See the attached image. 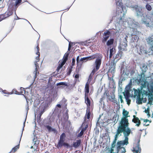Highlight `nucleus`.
Listing matches in <instances>:
<instances>
[{
	"instance_id": "b1692460",
	"label": "nucleus",
	"mask_w": 153,
	"mask_h": 153,
	"mask_svg": "<svg viewBox=\"0 0 153 153\" xmlns=\"http://www.w3.org/2000/svg\"><path fill=\"white\" fill-rule=\"evenodd\" d=\"M147 42L149 44L151 45L152 48H153V40L151 38H149L147 39Z\"/></svg>"
},
{
	"instance_id": "bf43d9fd",
	"label": "nucleus",
	"mask_w": 153,
	"mask_h": 153,
	"mask_svg": "<svg viewBox=\"0 0 153 153\" xmlns=\"http://www.w3.org/2000/svg\"><path fill=\"white\" fill-rule=\"evenodd\" d=\"M108 79L110 80V81H111V82L113 81V80L112 78H111H111H110L109 77H108Z\"/></svg>"
},
{
	"instance_id": "393cba45",
	"label": "nucleus",
	"mask_w": 153,
	"mask_h": 153,
	"mask_svg": "<svg viewBox=\"0 0 153 153\" xmlns=\"http://www.w3.org/2000/svg\"><path fill=\"white\" fill-rule=\"evenodd\" d=\"M142 120H143V122L145 123L144 124V125L145 126H149V123L151 122V121L147 119H142Z\"/></svg>"
},
{
	"instance_id": "cd10ccee",
	"label": "nucleus",
	"mask_w": 153,
	"mask_h": 153,
	"mask_svg": "<svg viewBox=\"0 0 153 153\" xmlns=\"http://www.w3.org/2000/svg\"><path fill=\"white\" fill-rule=\"evenodd\" d=\"M85 92L88 94L89 91V83L88 82H87L85 84Z\"/></svg>"
},
{
	"instance_id": "774afa93",
	"label": "nucleus",
	"mask_w": 153,
	"mask_h": 153,
	"mask_svg": "<svg viewBox=\"0 0 153 153\" xmlns=\"http://www.w3.org/2000/svg\"><path fill=\"white\" fill-rule=\"evenodd\" d=\"M127 46V44L126 43H124V46L126 47Z\"/></svg>"
},
{
	"instance_id": "3c124183",
	"label": "nucleus",
	"mask_w": 153,
	"mask_h": 153,
	"mask_svg": "<svg viewBox=\"0 0 153 153\" xmlns=\"http://www.w3.org/2000/svg\"><path fill=\"white\" fill-rule=\"evenodd\" d=\"M75 60L74 58H73L72 59V65H74L75 64Z\"/></svg>"
},
{
	"instance_id": "69168bd1",
	"label": "nucleus",
	"mask_w": 153,
	"mask_h": 153,
	"mask_svg": "<svg viewBox=\"0 0 153 153\" xmlns=\"http://www.w3.org/2000/svg\"><path fill=\"white\" fill-rule=\"evenodd\" d=\"M4 0H0V4H2Z\"/></svg>"
},
{
	"instance_id": "5701e85b",
	"label": "nucleus",
	"mask_w": 153,
	"mask_h": 153,
	"mask_svg": "<svg viewBox=\"0 0 153 153\" xmlns=\"http://www.w3.org/2000/svg\"><path fill=\"white\" fill-rule=\"evenodd\" d=\"M68 55H69L68 53H66L65 54V55H64V56H63V60L62 62H63V63H65L66 62V61L68 59Z\"/></svg>"
},
{
	"instance_id": "6ab92c4d",
	"label": "nucleus",
	"mask_w": 153,
	"mask_h": 153,
	"mask_svg": "<svg viewBox=\"0 0 153 153\" xmlns=\"http://www.w3.org/2000/svg\"><path fill=\"white\" fill-rule=\"evenodd\" d=\"M105 92L103 93V95L102 96V97L101 98L100 100V103L101 104V105L103 104L102 108H105V105L104 104V100L105 99Z\"/></svg>"
},
{
	"instance_id": "052dcab7",
	"label": "nucleus",
	"mask_w": 153,
	"mask_h": 153,
	"mask_svg": "<svg viewBox=\"0 0 153 153\" xmlns=\"http://www.w3.org/2000/svg\"><path fill=\"white\" fill-rule=\"evenodd\" d=\"M105 41V37H103V38L102 40V42L104 43Z\"/></svg>"
},
{
	"instance_id": "e433bc0d",
	"label": "nucleus",
	"mask_w": 153,
	"mask_h": 153,
	"mask_svg": "<svg viewBox=\"0 0 153 153\" xmlns=\"http://www.w3.org/2000/svg\"><path fill=\"white\" fill-rule=\"evenodd\" d=\"M85 102L86 104L88 105H90V102L88 97H86Z\"/></svg>"
},
{
	"instance_id": "a19ab883",
	"label": "nucleus",
	"mask_w": 153,
	"mask_h": 153,
	"mask_svg": "<svg viewBox=\"0 0 153 153\" xmlns=\"http://www.w3.org/2000/svg\"><path fill=\"white\" fill-rule=\"evenodd\" d=\"M146 8L149 10H150L152 9L151 7L149 4H147L146 5Z\"/></svg>"
},
{
	"instance_id": "c756f323",
	"label": "nucleus",
	"mask_w": 153,
	"mask_h": 153,
	"mask_svg": "<svg viewBox=\"0 0 153 153\" xmlns=\"http://www.w3.org/2000/svg\"><path fill=\"white\" fill-rule=\"evenodd\" d=\"M127 23L128 25L131 26L135 25L134 23H133V21L131 19L129 18L128 20V22Z\"/></svg>"
},
{
	"instance_id": "f704fd0d",
	"label": "nucleus",
	"mask_w": 153,
	"mask_h": 153,
	"mask_svg": "<svg viewBox=\"0 0 153 153\" xmlns=\"http://www.w3.org/2000/svg\"><path fill=\"white\" fill-rule=\"evenodd\" d=\"M65 133H62L60 137L59 140H65Z\"/></svg>"
},
{
	"instance_id": "f8f14e48",
	"label": "nucleus",
	"mask_w": 153,
	"mask_h": 153,
	"mask_svg": "<svg viewBox=\"0 0 153 153\" xmlns=\"http://www.w3.org/2000/svg\"><path fill=\"white\" fill-rule=\"evenodd\" d=\"M47 107L48 105L46 103H43L41 104L40 105V116L45 111V110L46 109V108Z\"/></svg>"
},
{
	"instance_id": "9d476101",
	"label": "nucleus",
	"mask_w": 153,
	"mask_h": 153,
	"mask_svg": "<svg viewBox=\"0 0 153 153\" xmlns=\"http://www.w3.org/2000/svg\"><path fill=\"white\" fill-rule=\"evenodd\" d=\"M152 20L149 18V17L146 16H143L142 19V23L145 24L146 26H149V24L151 25L153 24Z\"/></svg>"
},
{
	"instance_id": "c03bdc74",
	"label": "nucleus",
	"mask_w": 153,
	"mask_h": 153,
	"mask_svg": "<svg viewBox=\"0 0 153 153\" xmlns=\"http://www.w3.org/2000/svg\"><path fill=\"white\" fill-rule=\"evenodd\" d=\"M68 118V116L67 113L65 114V116L64 117V119L65 121L67 120Z\"/></svg>"
},
{
	"instance_id": "2f4dec72",
	"label": "nucleus",
	"mask_w": 153,
	"mask_h": 153,
	"mask_svg": "<svg viewBox=\"0 0 153 153\" xmlns=\"http://www.w3.org/2000/svg\"><path fill=\"white\" fill-rule=\"evenodd\" d=\"M22 1V0H16V1L15 6L16 7H18L21 4Z\"/></svg>"
},
{
	"instance_id": "49530a36",
	"label": "nucleus",
	"mask_w": 153,
	"mask_h": 153,
	"mask_svg": "<svg viewBox=\"0 0 153 153\" xmlns=\"http://www.w3.org/2000/svg\"><path fill=\"white\" fill-rule=\"evenodd\" d=\"M105 134H102L100 136L101 138H102V140L105 139Z\"/></svg>"
},
{
	"instance_id": "e2e57ef3",
	"label": "nucleus",
	"mask_w": 153,
	"mask_h": 153,
	"mask_svg": "<svg viewBox=\"0 0 153 153\" xmlns=\"http://www.w3.org/2000/svg\"><path fill=\"white\" fill-rule=\"evenodd\" d=\"M25 121H26V119H25V121H24V123H23V127H24L25 126ZM23 130H24V128H23Z\"/></svg>"
},
{
	"instance_id": "aec40b11",
	"label": "nucleus",
	"mask_w": 153,
	"mask_h": 153,
	"mask_svg": "<svg viewBox=\"0 0 153 153\" xmlns=\"http://www.w3.org/2000/svg\"><path fill=\"white\" fill-rule=\"evenodd\" d=\"M22 132H23V131H22V134L21 135V137H20V140H19V144L18 145L16 146H15V147H14L13 148V149L11 150V151H12V152H13L12 153H14V152L16 151L17 150H18L19 148V143H20V141L21 140L22 136Z\"/></svg>"
},
{
	"instance_id": "de8ad7c7",
	"label": "nucleus",
	"mask_w": 153,
	"mask_h": 153,
	"mask_svg": "<svg viewBox=\"0 0 153 153\" xmlns=\"http://www.w3.org/2000/svg\"><path fill=\"white\" fill-rule=\"evenodd\" d=\"M72 71V69L71 68H69V69L68 71V72L67 73V74L68 75H70V74L71 73V72Z\"/></svg>"
},
{
	"instance_id": "9b49d317",
	"label": "nucleus",
	"mask_w": 153,
	"mask_h": 153,
	"mask_svg": "<svg viewBox=\"0 0 153 153\" xmlns=\"http://www.w3.org/2000/svg\"><path fill=\"white\" fill-rule=\"evenodd\" d=\"M124 145H126V144H118V142L117 143V153H124L126 152V150L124 147L122 146Z\"/></svg>"
},
{
	"instance_id": "a18cd8bd",
	"label": "nucleus",
	"mask_w": 153,
	"mask_h": 153,
	"mask_svg": "<svg viewBox=\"0 0 153 153\" xmlns=\"http://www.w3.org/2000/svg\"><path fill=\"white\" fill-rule=\"evenodd\" d=\"M119 99H120V101H121V103H122L123 102V96L122 95H120L119 96Z\"/></svg>"
},
{
	"instance_id": "20e7f679",
	"label": "nucleus",
	"mask_w": 153,
	"mask_h": 153,
	"mask_svg": "<svg viewBox=\"0 0 153 153\" xmlns=\"http://www.w3.org/2000/svg\"><path fill=\"white\" fill-rule=\"evenodd\" d=\"M105 116L103 115V114H100L98 118V120L96 123L97 126H99L100 128H105Z\"/></svg>"
},
{
	"instance_id": "0e129e2a",
	"label": "nucleus",
	"mask_w": 153,
	"mask_h": 153,
	"mask_svg": "<svg viewBox=\"0 0 153 153\" xmlns=\"http://www.w3.org/2000/svg\"><path fill=\"white\" fill-rule=\"evenodd\" d=\"M57 106L58 107H59V108H60L61 107V105L60 104H57Z\"/></svg>"
},
{
	"instance_id": "bb28decb",
	"label": "nucleus",
	"mask_w": 153,
	"mask_h": 153,
	"mask_svg": "<svg viewBox=\"0 0 153 153\" xmlns=\"http://www.w3.org/2000/svg\"><path fill=\"white\" fill-rule=\"evenodd\" d=\"M13 12L11 10H7L5 13V17H8L11 15Z\"/></svg>"
},
{
	"instance_id": "5fc2aeb1",
	"label": "nucleus",
	"mask_w": 153,
	"mask_h": 153,
	"mask_svg": "<svg viewBox=\"0 0 153 153\" xmlns=\"http://www.w3.org/2000/svg\"><path fill=\"white\" fill-rule=\"evenodd\" d=\"M29 109V108L28 105L27 104V105L26 108V111H27V113Z\"/></svg>"
},
{
	"instance_id": "f257e3e1",
	"label": "nucleus",
	"mask_w": 153,
	"mask_h": 153,
	"mask_svg": "<svg viewBox=\"0 0 153 153\" xmlns=\"http://www.w3.org/2000/svg\"><path fill=\"white\" fill-rule=\"evenodd\" d=\"M129 125V123H119L116 134L115 136L114 140L111 146V149L110 148L107 149L106 150V153H112L118 136L122 132L123 133L125 139L123 140L118 142V144H123L126 145L128 144V137L130 134L132 133L131 129L128 127Z\"/></svg>"
},
{
	"instance_id": "412c9836",
	"label": "nucleus",
	"mask_w": 153,
	"mask_h": 153,
	"mask_svg": "<svg viewBox=\"0 0 153 153\" xmlns=\"http://www.w3.org/2000/svg\"><path fill=\"white\" fill-rule=\"evenodd\" d=\"M134 91V97H135L136 96L139 97L140 94V91L139 89L137 90L134 88L133 89Z\"/></svg>"
},
{
	"instance_id": "1a4fd4ad",
	"label": "nucleus",
	"mask_w": 153,
	"mask_h": 153,
	"mask_svg": "<svg viewBox=\"0 0 153 153\" xmlns=\"http://www.w3.org/2000/svg\"><path fill=\"white\" fill-rule=\"evenodd\" d=\"M123 117L121 118L120 123H129L128 119L127 118L129 117L128 116V112L124 109L123 110Z\"/></svg>"
},
{
	"instance_id": "a878e982",
	"label": "nucleus",
	"mask_w": 153,
	"mask_h": 153,
	"mask_svg": "<svg viewBox=\"0 0 153 153\" xmlns=\"http://www.w3.org/2000/svg\"><path fill=\"white\" fill-rule=\"evenodd\" d=\"M64 140H59V141L58 143V148H61L62 146L64 143Z\"/></svg>"
},
{
	"instance_id": "423d86ee",
	"label": "nucleus",
	"mask_w": 153,
	"mask_h": 153,
	"mask_svg": "<svg viewBox=\"0 0 153 153\" xmlns=\"http://www.w3.org/2000/svg\"><path fill=\"white\" fill-rule=\"evenodd\" d=\"M122 0H116V2L118 9L120 10L122 16H124L126 12V10L125 7H123L121 2Z\"/></svg>"
},
{
	"instance_id": "a211bd4d",
	"label": "nucleus",
	"mask_w": 153,
	"mask_h": 153,
	"mask_svg": "<svg viewBox=\"0 0 153 153\" xmlns=\"http://www.w3.org/2000/svg\"><path fill=\"white\" fill-rule=\"evenodd\" d=\"M81 140L80 139L77 140L76 142H74L73 143V146L75 148L79 147L81 144Z\"/></svg>"
},
{
	"instance_id": "ea45409f",
	"label": "nucleus",
	"mask_w": 153,
	"mask_h": 153,
	"mask_svg": "<svg viewBox=\"0 0 153 153\" xmlns=\"http://www.w3.org/2000/svg\"><path fill=\"white\" fill-rule=\"evenodd\" d=\"M92 42V41H90V40H86L83 42V43L84 45H86L87 44L90 43Z\"/></svg>"
},
{
	"instance_id": "7ed1b4c3",
	"label": "nucleus",
	"mask_w": 153,
	"mask_h": 153,
	"mask_svg": "<svg viewBox=\"0 0 153 153\" xmlns=\"http://www.w3.org/2000/svg\"><path fill=\"white\" fill-rule=\"evenodd\" d=\"M152 105H153V95L152 94H151L149 96L148 102L146 104V106L147 107V108L146 109L145 108H144L145 109L144 112L147 114L148 118L150 117L149 111H150V107Z\"/></svg>"
},
{
	"instance_id": "8fccbe9b",
	"label": "nucleus",
	"mask_w": 153,
	"mask_h": 153,
	"mask_svg": "<svg viewBox=\"0 0 153 153\" xmlns=\"http://www.w3.org/2000/svg\"><path fill=\"white\" fill-rule=\"evenodd\" d=\"M69 44H70V45L71 47L73 46V45H75V42H69Z\"/></svg>"
},
{
	"instance_id": "4d7b16f0",
	"label": "nucleus",
	"mask_w": 153,
	"mask_h": 153,
	"mask_svg": "<svg viewBox=\"0 0 153 153\" xmlns=\"http://www.w3.org/2000/svg\"><path fill=\"white\" fill-rule=\"evenodd\" d=\"M121 48H121L120 49V50H122V51L126 50V49H125L123 48V45L121 46Z\"/></svg>"
},
{
	"instance_id": "0eeeda50",
	"label": "nucleus",
	"mask_w": 153,
	"mask_h": 153,
	"mask_svg": "<svg viewBox=\"0 0 153 153\" xmlns=\"http://www.w3.org/2000/svg\"><path fill=\"white\" fill-rule=\"evenodd\" d=\"M99 56L101 57V55L96 54L89 56H87L81 58L80 59V61H82L83 62H86L92 59L97 58V57H99Z\"/></svg>"
},
{
	"instance_id": "473e14b6",
	"label": "nucleus",
	"mask_w": 153,
	"mask_h": 153,
	"mask_svg": "<svg viewBox=\"0 0 153 153\" xmlns=\"http://www.w3.org/2000/svg\"><path fill=\"white\" fill-rule=\"evenodd\" d=\"M57 86L58 85H64L65 86H67L68 84L65 82H61L59 83H58L56 84Z\"/></svg>"
},
{
	"instance_id": "603ef678",
	"label": "nucleus",
	"mask_w": 153,
	"mask_h": 153,
	"mask_svg": "<svg viewBox=\"0 0 153 153\" xmlns=\"http://www.w3.org/2000/svg\"><path fill=\"white\" fill-rule=\"evenodd\" d=\"M75 78L76 79H78L79 77V74H76L74 76Z\"/></svg>"
},
{
	"instance_id": "f03ea898",
	"label": "nucleus",
	"mask_w": 153,
	"mask_h": 153,
	"mask_svg": "<svg viewBox=\"0 0 153 153\" xmlns=\"http://www.w3.org/2000/svg\"><path fill=\"white\" fill-rule=\"evenodd\" d=\"M141 92L143 95H148L150 93H153V81L149 82L145 81L142 84Z\"/></svg>"
},
{
	"instance_id": "13d9d810",
	"label": "nucleus",
	"mask_w": 153,
	"mask_h": 153,
	"mask_svg": "<svg viewBox=\"0 0 153 153\" xmlns=\"http://www.w3.org/2000/svg\"><path fill=\"white\" fill-rule=\"evenodd\" d=\"M71 46L70 45V44H69L68 47V51H70V48H71Z\"/></svg>"
},
{
	"instance_id": "39448f33",
	"label": "nucleus",
	"mask_w": 153,
	"mask_h": 153,
	"mask_svg": "<svg viewBox=\"0 0 153 153\" xmlns=\"http://www.w3.org/2000/svg\"><path fill=\"white\" fill-rule=\"evenodd\" d=\"M101 57L99 56L96 59L95 62L96 68H94L93 69L89 77H90L91 75H93L95 72L99 69L101 64Z\"/></svg>"
},
{
	"instance_id": "58836bf2",
	"label": "nucleus",
	"mask_w": 153,
	"mask_h": 153,
	"mask_svg": "<svg viewBox=\"0 0 153 153\" xmlns=\"http://www.w3.org/2000/svg\"><path fill=\"white\" fill-rule=\"evenodd\" d=\"M129 97H125L126 100V101L127 102V104L128 105L130 104L131 102V100L129 99Z\"/></svg>"
},
{
	"instance_id": "4be33fe9",
	"label": "nucleus",
	"mask_w": 153,
	"mask_h": 153,
	"mask_svg": "<svg viewBox=\"0 0 153 153\" xmlns=\"http://www.w3.org/2000/svg\"><path fill=\"white\" fill-rule=\"evenodd\" d=\"M36 50L37 51L36 53L37 55H38V56L36 57V61H37L38 62L39 60V56H40V53L39 52V49L38 46L36 47Z\"/></svg>"
},
{
	"instance_id": "6e6552de",
	"label": "nucleus",
	"mask_w": 153,
	"mask_h": 153,
	"mask_svg": "<svg viewBox=\"0 0 153 153\" xmlns=\"http://www.w3.org/2000/svg\"><path fill=\"white\" fill-rule=\"evenodd\" d=\"M140 137L138 138V140L136 141V143H134L133 149L132 150L133 153H140L141 151L140 148L139 147V143L140 142Z\"/></svg>"
},
{
	"instance_id": "864d4df0",
	"label": "nucleus",
	"mask_w": 153,
	"mask_h": 153,
	"mask_svg": "<svg viewBox=\"0 0 153 153\" xmlns=\"http://www.w3.org/2000/svg\"><path fill=\"white\" fill-rule=\"evenodd\" d=\"M79 56H77V57L76 58V59L77 63H78L79 62Z\"/></svg>"
},
{
	"instance_id": "09e8293b",
	"label": "nucleus",
	"mask_w": 153,
	"mask_h": 153,
	"mask_svg": "<svg viewBox=\"0 0 153 153\" xmlns=\"http://www.w3.org/2000/svg\"><path fill=\"white\" fill-rule=\"evenodd\" d=\"M13 93H14L15 94L19 95V94H18V93H17V91H16L15 89H13L12 91Z\"/></svg>"
},
{
	"instance_id": "c9c22d12",
	"label": "nucleus",
	"mask_w": 153,
	"mask_h": 153,
	"mask_svg": "<svg viewBox=\"0 0 153 153\" xmlns=\"http://www.w3.org/2000/svg\"><path fill=\"white\" fill-rule=\"evenodd\" d=\"M123 94L124 96L125 97H130V95L128 91H125L123 92Z\"/></svg>"
},
{
	"instance_id": "4c0bfd02",
	"label": "nucleus",
	"mask_w": 153,
	"mask_h": 153,
	"mask_svg": "<svg viewBox=\"0 0 153 153\" xmlns=\"http://www.w3.org/2000/svg\"><path fill=\"white\" fill-rule=\"evenodd\" d=\"M85 117H87L88 119H89L90 117V113L89 110L88 111V109L87 110Z\"/></svg>"
},
{
	"instance_id": "4468645a",
	"label": "nucleus",
	"mask_w": 153,
	"mask_h": 153,
	"mask_svg": "<svg viewBox=\"0 0 153 153\" xmlns=\"http://www.w3.org/2000/svg\"><path fill=\"white\" fill-rule=\"evenodd\" d=\"M133 119L132 120V122L135 123V126L139 127L140 124V121L139 119L135 115L133 116Z\"/></svg>"
},
{
	"instance_id": "f3484780",
	"label": "nucleus",
	"mask_w": 153,
	"mask_h": 153,
	"mask_svg": "<svg viewBox=\"0 0 153 153\" xmlns=\"http://www.w3.org/2000/svg\"><path fill=\"white\" fill-rule=\"evenodd\" d=\"M37 61H35L34 62V65L35 66V70L33 72L34 78V79L36 78V76L37 71L38 68H39L38 64L37 63Z\"/></svg>"
},
{
	"instance_id": "7c9ffc66",
	"label": "nucleus",
	"mask_w": 153,
	"mask_h": 153,
	"mask_svg": "<svg viewBox=\"0 0 153 153\" xmlns=\"http://www.w3.org/2000/svg\"><path fill=\"white\" fill-rule=\"evenodd\" d=\"M114 42V39H111L108 40L107 43V45L108 46H110L112 45Z\"/></svg>"
},
{
	"instance_id": "680f3d73",
	"label": "nucleus",
	"mask_w": 153,
	"mask_h": 153,
	"mask_svg": "<svg viewBox=\"0 0 153 153\" xmlns=\"http://www.w3.org/2000/svg\"><path fill=\"white\" fill-rule=\"evenodd\" d=\"M110 33V32L108 31L107 32H106V35L107 34H109Z\"/></svg>"
},
{
	"instance_id": "6e6d98bb",
	"label": "nucleus",
	"mask_w": 153,
	"mask_h": 153,
	"mask_svg": "<svg viewBox=\"0 0 153 153\" xmlns=\"http://www.w3.org/2000/svg\"><path fill=\"white\" fill-rule=\"evenodd\" d=\"M63 145L64 146H66L67 147H68L69 146V145L67 143H64Z\"/></svg>"
},
{
	"instance_id": "338daca9",
	"label": "nucleus",
	"mask_w": 153,
	"mask_h": 153,
	"mask_svg": "<svg viewBox=\"0 0 153 153\" xmlns=\"http://www.w3.org/2000/svg\"><path fill=\"white\" fill-rule=\"evenodd\" d=\"M140 50H141V52H143L144 51V50L143 49H142L141 48H140Z\"/></svg>"
},
{
	"instance_id": "2eb2a0df",
	"label": "nucleus",
	"mask_w": 153,
	"mask_h": 153,
	"mask_svg": "<svg viewBox=\"0 0 153 153\" xmlns=\"http://www.w3.org/2000/svg\"><path fill=\"white\" fill-rule=\"evenodd\" d=\"M45 127L46 128L49 132H52L54 134H57V131L55 128H53L51 126L49 125L45 126Z\"/></svg>"
},
{
	"instance_id": "37998d69",
	"label": "nucleus",
	"mask_w": 153,
	"mask_h": 153,
	"mask_svg": "<svg viewBox=\"0 0 153 153\" xmlns=\"http://www.w3.org/2000/svg\"><path fill=\"white\" fill-rule=\"evenodd\" d=\"M83 132L81 131L80 133L77 135V137H82L83 135Z\"/></svg>"
},
{
	"instance_id": "72a5a7b5",
	"label": "nucleus",
	"mask_w": 153,
	"mask_h": 153,
	"mask_svg": "<svg viewBox=\"0 0 153 153\" xmlns=\"http://www.w3.org/2000/svg\"><path fill=\"white\" fill-rule=\"evenodd\" d=\"M114 49L112 48L110 50V58L114 52Z\"/></svg>"
},
{
	"instance_id": "79ce46f5",
	"label": "nucleus",
	"mask_w": 153,
	"mask_h": 153,
	"mask_svg": "<svg viewBox=\"0 0 153 153\" xmlns=\"http://www.w3.org/2000/svg\"><path fill=\"white\" fill-rule=\"evenodd\" d=\"M87 127L88 125H86L84 128H82V129L81 131L84 133V132L85 131V130H86Z\"/></svg>"
},
{
	"instance_id": "dca6fc26",
	"label": "nucleus",
	"mask_w": 153,
	"mask_h": 153,
	"mask_svg": "<svg viewBox=\"0 0 153 153\" xmlns=\"http://www.w3.org/2000/svg\"><path fill=\"white\" fill-rule=\"evenodd\" d=\"M134 9L135 10L137 16H141L142 15V13L141 12L142 9L141 7L137 6L135 7V8H134Z\"/></svg>"
},
{
	"instance_id": "ddd939ff",
	"label": "nucleus",
	"mask_w": 153,
	"mask_h": 153,
	"mask_svg": "<svg viewBox=\"0 0 153 153\" xmlns=\"http://www.w3.org/2000/svg\"><path fill=\"white\" fill-rule=\"evenodd\" d=\"M52 115L54 116V119H56V120H57L62 116V113L60 111H58L57 112L55 111L53 113Z\"/></svg>"
},
{
	"instance_id": "c85d7f7f",
	"label": "nucleus",
	"mask_w": 153,
	"mask_h": 153,
	"mask_svg": "<svg viewBox=\"0 0 153 153\" xmlns=\"http://www.w3.org/2000/svg\"><path fill=\"white\" fill-rule=\"evenodd\" d=\"M65 64V63H63L62 62L61 63H59V66L57 67L56 71L58 72L59 70L62 68L63 65Z\"/></svg>"
}]
</instances>
